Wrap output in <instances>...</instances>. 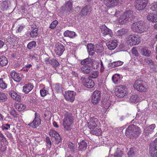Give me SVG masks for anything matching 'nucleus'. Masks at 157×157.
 Instances as JSON below:
<instances>
[{"mask_svg":"<svg viewBox=\"0 0 157 157\" xmlns=\"http://www.w3.org/2000/svg\"><path fill=\"white\" fill-rule=\"evenodd\" d=\"M141 132V130L139 127L132 124L129 126L126 129L125 134L128 137L133 139L138 137Z\"/></svg>","mask_w":157,"mask_h":157,"instance_id":"1","label":"nucleus"},{"mask_svg":"<svg viewBox=\"0 0 157 157\" xmlns=\"http://www.w3.org/2000/svg\"><path fill=\"white\" fill-rule=\"evenodd\" d=\"M131 29L133 32L140 33L145 32L148 30V28L144 25V21H137L132 23L131 25Z\"/></svg>","mask_w":157,"mask_h":157,"instance_id":"2","label":"nucleus"},{"mask_svg":"<svg viewBox=\"0 0 157 157\" xmlns=\"http://www.w3.org/2000/svg\"><path fill=\"white\" fill-rule=\"evenodd\" d=\"M64 118L63 121V125L64 128L66 130L70 131L72 129L71 127L74 121L72 114L68 112L64 114Z\"/></svg>","mask_w":157,"mask_h":157,"instance_id":"3","label":"nucleus"},{"mask_svg":"<svg viewBox=\"0 0 157 157\" xmlns=\"http://www.w3.org/2000/svg\"><path fill=\"white\" fill-rule=\"evenodd\" d=\"M91 63V59L87 58L80 62V64L83 66L80 68L81 71L85 74H89L92 71L89 64Z\"/></svg>","mask_w":157,"mask_h":157,"instance_id":"4","label":"nucleus"},{"mask_svg":"<svg viewBox=\"0 0 157 157\" xmlns=\"http://www.w3.org/2000/svg\"><path fill=\"white\" fill-rule=\"evenodd\" d=\"M133 87L135 89L140 92H146L147 88L146 83L140 79H138L135 81Z\"/></svg>","mask_w":157,"mask_h":157,"instance_id":"5","label":"nucleus"},{"mask_svg":"<svg viewBox=\"0 0 157 157\" xmlns=\"http://www.w3.org/2000/svg\"><path fill=\"white\" fill-rule=\"evenodd\" d=\"M149 153L151 157H157V138L150 144Z\"/></svg>","mask_w":157,"mask_h":157,"instance_id":"6","label":"nucleus"},{"mask_svg":"<svg viewBox=\"0 0 157 157\" xmlns=\"http://www.w3.org/2000/svg\"><path fill=\"white\" fill-rule=\"evenodd\" d=\"M127 40L129 42L130 45H134L139 44L140 40L139 36L136 35H129L127 38Z\"/></svg>","mask_w":157,"mask_h":157,"instance_id":"7","label":"nucleus"},{"mask_svg":"<svg viewBox=\"0 0 157 157\" xmlns=\"http://www.w3.org/2000/svg\"><path fill=\"white\" fill-rule=\"evenodd\" d=\"M81 80L82 84L87 88H91L94 86V82L90 78H86L85 76H82Z\"/></svg>","mask_w":157,"mask_h":157,"instance_id":"8","label":"nucleus"},{"mask_svg":"<svg viewBox=\"0 0 157 157\" xmlns=\"http://www.w3.org/2000/svg\"><path fill=\"white\" fill-rule=\"evenodd\" d=\"M147 3V0H137L135 2V7L137 10H144Z\"/></svg>","mask_w":157,"mask_h":157,"instance_id":"9","label":"nucleus"},{"mask_svg":"<svg viewBox=\"0 0 157 157\" xmlns=\"http://www.w3.org/2000/svg\"><path fill=\"white\" fill-rule=\"evenodd\" d=\"M127 89L124 86L121 85L119 86L118 88L116 89V96L118 98L124 97L127 94Z\"/></svg>","mask_w":157,"mask_h":157,"instance_id":"10","label":"nucleus"},{"mask_svg":"<svg viewBox=\"0 0 157 157\" xmlns=\"http://www.w3.org/2000/svg\"><path fill=\"white\" fill-rule=\"evenodd\" d=\"M35 117L33 121L29 123L28 125L33 128H36L39 126L41 123V120L38 114L37 113H35Z\"/></svg>","mask_w":157,"mask_h":157,"instance_id":"11","label":"nucleus"},{"mask_svg":"<svg viewBox=\"0 0 157 157\" xmlns=\"http://www.w3.org/2000/svg\"><path fill=\"white\" fill-rule=\"evenodd\" d=\"M101 97V92L98 90H95L93 93L92 98V102L94 105H96L100 101Z\"/></svg>","mask_w":157,"mask_h":157,"instance_id":"12","label":"nucleus"},{"mask_svg":"<svg viewBox=\"0 0 157 157\" xmlns=\"http://www.w3.org/2000/svg\"><path fill=\"white\" fill-rule=\"evenodd\" d=\"M91 11V8L89 6L86 5L82 7L79 14L81 17H86L90 14Z\"/></svg>","mask_w":157,"mask_h":157,"instance_id":"13","label":"nucleus"},{"mask_svg":"<svg viewBox=\"0 0 157 157\" xmlns=\"http://www.w3.org/2000/svg\"><path fill=\"white\" fill-rule=\"evenodd\" d=\"M64 50V46L62 44L59 43L56 45L54 51L56 55L60 56Z\"/></svg>","mask_w":157,"mask_h":157,"instance_id":"14","label":"nucleus"},{"mask_svg":"<svg viewBox=\"0 0 157 157\" xmlns=\"http://www.w3.org/2000/svg\"><path fill=\"white\" fill-rule=\"evenodd\" d=\"M49 135L55 138L56 143L58 144L61 141V138L59 134L55 130L51 129L49 131Z\"/></svg>","mask_w":157,"mask_h":157,"instance_id":"15","label":"nucleus"},{"mask_svg":"<svg viewBox=\"0 0 157 157\" xmlns=\"http://www.w3.org/2000/svg\"><path fill=\"white\" fill-rule=\"evenodd\" d=\"M64 97L65 98L67 101L72 102L75 99V93L73 91H69L67 93H65Z\"/></svg>","mask_w":157,"mask_h":157,"instance_id":"16","label":"nucleus"},{"mask_svg":"<svg viewBox=\"0 0 157 157\" xmlns=\"http://www.w3.org/2000/svg\"><path fill=\"white\" fill-rule=\"evenodd\" d=\"M119 0H104L105 5L108 8L114 7L118 3Z\"/></svg>","mask_w":157,"mask_h":157,"instance_id":"17","label":"nucleus"},{"mask_svg":"<svg viewBox=\"0 0 157 157\" xmlns=\"http://www.w3.org/2000/svg\"><path fill=\"white\" fill-rule=\"evenodd\" d=\"M98 120L94 117L90 118L89 122H87L88 127L90 128H92L93 127L96 128L97 127L98 124Z\"/></svg>","mask_w":157,"mask_h":157,"instance_id":"18","label":"nucleus"},{"mask_svg":"<svg viewBox=\"0 0 157 157\" xmlns=\"http://www.w3.org/2000/svg\"><path fill=\"white\" fill-rule=\"evenodd\" d=\"M155 128V125L152 124L147 127L144 129V135L148 136L149 134H151L154 131V130Z\"/></svg>","mask_w":157,"mask_h":157,"instance_id":"19","label":"nucleus"},{"mask_svg":"<svg viewBox=\"0 0 157 157\" xmlns=\"http://www.w3.org/2000/svg\"><path fill=\"white\" fill-rule=\"evenodd\" d=\"M101 30V33L104 36L108 35L110 37L112 36V32L111 30L107 27L105 25L102 26Z\"/></svg>","mask_w":157,"mask_h":157,"instance_id":"20","label":"nucleus"},{"mask_svg":"<svg viewBox=\"0 0 157 157\" xmlns=\"http://www.w3.org/2000/svg\"><path fill=\"white\" fill-rule=\"evenodd\" d=\"M123 15L128 22L131 21L133 19L132 11L131 10H127L124 12Z\"/></svg>","mask_w":157,"mask_h":157,"instance_id":"21","label":"nucleus"},{"mask_svg":"<svg viewBox=\"0 0 157 157\" xmlns=\"http://www.w3.org/2000/svg\"><path fill=\"white\" fill-rule=\"evenodd\" d=\"M106 45L109 49L110 50H113L117 45V41L115 40L110 41L106 43Z\"/></svg>","mask_w":157,"mask_h":157,"instance_id":"22","label":"nucleus"},{"mask_svg":"<svg viewBox=\"0 0 157 157\" xmlns=\"http://www.w3.org/2000/svg\"><path fill=\"white\" fill-rule=\"evenodd\" d=\"M140 52L142 55L147 57H150L151 54V51L145 47L141 48Z\"/></svg>","mask_w":157,"mask_h":157,"instance_id":"23","label":"nucleus"},{"mask_svg":"<svg viewBox=\"0 0 157 157\" xmlns=\"http://www.w3.org/2000/svg\"><path fill=\"white\" fill-rule=\"evenodd\" d=\"M33 87L31 83H29L24 86L23 90L25 94H28L33 89Z\"/></svg>","mask_w":157,"mask_h":157,"instance_id":"24","label":"nucleus"},{"mask_svg":"<svg viewBox=\"0 0 157 157\" xmlns=\"http://www.w3.org/2000/svg\"><path fill=\"white\" fill-rule=\"evenodd\" d=\"M147 19L153 22H157V11L156 13H150L147 17Z\"/></svg>","mask_w":157,"mask_h":157,"instance_id":"25","label":"nucleus"},{"mask_svg":"<svg viewBox=\"0 0 157 157\" xmlns=\"http://www.w3.org/2000/svg\"><path fill=\"white\" fill-rule=\"evenodd\" d=\"M90 133L95 135L97 136H99L101 134V130L100 128L93 127L92 128H90Z\"/></svg>","mask_w":157,"mask_h":157,"instance_id":"26","label":"nucleus"},{"mask_svg":"<svg viewBox=\"0 0 157 157\" xmlns=\"http://www.w3.org/2000/svg\"><path fill=\"white\" fill-rule=\"evenodd\" d=\"M145 60L146 64L152 70H155V64L151 59L147 58V59H145Z\"/></svg>","mask_w":157,"mask_h":157,"instance_id":"27","label":"nucleus"},{"mask_svg":"<svg viewBox=\"0 0 157 157\" xmlns=\"http://www.w3.org/2000/svg\"><path fill=\"white\" fill-rule=\"evenodd\" d=\"M10 75L14 81L16 82H19L21 80V78L20 76V75L14 71H12Z\"/></svg>","mask_w":157,"mask_h":157,"instance_id":"28","label":"nucleus"},{"mask_svg":"<svg viewBox=\"0 0 157 157\" xmlns=\"http://www.w3.org/2000/svg\"><path fill=\"white\" fill-rule=\"evenodd\" d=\"M9 94L11 97L17 101H20L21 99V97L16 92L11 90L9 92Z\"/></svg>","mask_w":157,"mask_h":157,"instance_id":"29","label":"nucleus"},{"mask_svg":"<svg viewBox=\"0 0 157 157\" xmlns=\"http://www.w3.org/2000/svg\"><path fill=\"white\" fill-rule=\"evenodd\" d=\"M63 35L65 37H68L71 38H73L76 36V34L75 32L68 30L66 31L64 33Z\"/></svg>","mask_w":157,"mask_h":157,"instance_id":"30","label":"nucleus"},{"mask_svg":"<svg viewBox=\"0 0 157 157\" xmlns=\"http://www.w3.org/2000/svg\"><path fill=\"white\" fill-rule=\"evenodd\" d=\"M78 144L79 151H84L86 149L87 144L84 140H83L79 143Z\"/></svg>","mask_w":157,"mask_h":157,"instance_id":"31","label":"nucleus"},{"mask_svg":"<svg viewBox=\"0 0 157 157\" xmlns=\"http://www.w3.org/2000/svg\"><path fill=\"white\" fill-rule=\"evenodd\" d=\"M129 30L128 29L124 28L118 30L117 32V34L119 36H123L127 34L128 33Z\"/></svg>","mask_w":157,"mask_h":157,"instance_id":"32","label":"nucleus"},{"mask_svg":"<svg viewBox=\"0 0 157 157\" xmlns=\"http://www.w3.org/2000/svg\"><path fill=\"white\" fill-rule=\"evenodd\" d=\"M87 50L89 54L93 56L94 53V45L92 44H89L87 46Z\"/></svg>","mask_w":157,"mask_h":157,"instance_id":"33","label":"nucleus"},{"mask_svg":"<svg viewBox=\"0 0 157 157\" xmlns=\"http://www.w3.org/2000/svg\"><path fill=\"white\" fill-rule=\"evenodd\" d=\"M8 61L6 58L4 56H2L0 58V64L2 66H6L8 63Z\"/></svg>","mask_w":157,"mask_h":157,"instance_id":"34","label":"nucleus"},{"mask_svg":"<svg viewBox=\"0 0 157 157\" xmlns=\"http://www.w3.org/2000/svg\"><path fill=\"white\" fill-rule=\"evenodd\" d=\"M15 107L19 111H22L25 110L26 108V105L22 103H17L15 105Z\"/></svg>","mask_w":157,"mask_h":157,"instance_id":"35","label":"nucleus"},{"mask_svg":"<svg viewBox=\"0 0 157 157\" xmlns=\"http://www.w3.org/2000/svg\"><path fill=\"white\" fill-rule=\"evenodd\" d=\"M38 29L37 28H35L30 32V35L31 38L36 37L38 35Z\"/></svg>","mask_w":157,"mask_h":157,"instance_id":"36","label":"nucleus"},{"mask_svg":"<svg viewBox=\"0 0 157 157\" xmlns=\"http://www.w3.org/2000/svg\"><path fill=\"white\" fill-rule=\"evenodd\" d=\"M8 5L9 2L5 1L1 3L0 8L2 10L5 11L8 8Z\"/></svg>","mask_w":157,"mask_h":157,"instance_id":"37","label":"nucleus"},{"mask_svg":"<svg viewBox=\"0 0 157 157\" xmlns=\"http://www.w3.org/2000/svg\"><path fill=\"white\" fill-rule=\"evenodd\" d=\"M136 148L132 147L130 148L127 154L128 157H134L135 154Z\"/></svg>","mask_w":157,"mask_h":157,"instance_id":"38","label":"nucleus"},{"mask_svg":"<svg viewBox=\"0 0 157 157\" xmlns=\"http://www.w3.org/2000/svg\"><path fill=\"white\" fill-rule=\"evenodd\" d=\"M99 73L98 71H92L89 74V76L91 78H96L99 76Z\"/></svg>","mask_w":157,"mask_h":157,"instance_id":"39","label":"nucleus"},{"mask_svg":"<svg viewBox=\"0 0 157 157\" xmlns=\"http://www.w3.org/2000/svg\"><path fill=\"white\" fill-rule=\"evenodd\" d=\"M72 3L71 1H67L66 4V10L68 12H70L72 10Z\"/></svg>","mask_w":157,"mask_h":157,"instance_id":"40","label":"nucleus"},{"mask_svg":"<svg viewBox=\"0 0 157 157\" xmlns=\"http://www.w3.org/2000/svg\"><path fill=\"white\" fill-rule=\"evenodd\" d=\"M91 63H90L91 64L92 67L94 69H97L99 66V62L98 61L93 60L91 59Z\"/></svg>","mask_w":157,"mask_h":157,"instance_id":"41","label":"nucleus"},{"mask_svg":"<svg viewBox=\"0 0 157 157\" xmlns=\"http://www.w3.org/2000/svg\"><path fill=\"white\" fill-rule=\"evenodd\" d=\"M123 15V14L120 16L118 19V22L121 24H123L128 22L127 20Z\"/></svg>","mask_w":157,"mask_h":157,"instance_id":"42","label":"nucleus"},{"mask_svg":"<svg viewBox=\"0 0 157 157\" xmlns=\"http://www.w3.org/2000/svg\"><path fill=\"white\" fill-rule=\"evenodd\" d=\"M36 46V43L35 41L29 42L27 46V48L29 50L33 48H35Z\"/></svg>","mask_w":157,"mask_h":157,"instance_id":"43","label":"nucleus"},{"mask_svg":"<svg viewBox=\"0 0 157 157\" xmlns=\"http://www.w3.org/2000/svg\"><path fill=\"white\" fill-rule=\"evenodd\" d=\"M123 154V152L119 148H117L114 154V157H122Z\"/></svg>","mask_w":157,"mask_h":157,"instance_id":"44","label":"nucleus"},{"mask_svg":"<svg viewBox=\"0 0 157 157\" xmlns=\"http://www.w3.org/2000/svg\"><path fill=\"white\" fill-rule=\"evenodd\" d=\"M10 114L14 118H17L18 117V114L16 110L13 108H11L10 110Z\"/></svg>","mask_w":157,"mask_h":157,"instance_id":"45","label":"nucleus"},{"mask_svg":"<svg viewBox=\"0 0 157 157\" xmlns=\"http://www.w3.org/2000/svg\"><path fill=\"white\" fill-rule=\"evenodd\" d=\"M120 78L119 75L116 74L113 76L112 80L114 83L116 84L118 82Z\"/></svg>","mask_w":157,"mask_h":157,"instance_id":"46","label":"nucleus"},{"mask_svg":"<svg viewBox=\"0 0 157 157\" xmlns=\"http://www.w3.org/2000/svg\"><path fill=\"white\" fill-rule=\"evenodd\" d=\"M7 87V84L3 81L2 78L0 79V88L4 89Z\"/></svg>","mask_w":157,"mask_h":157,"instance_id":"47","label":"nucleus"},{"mask_svg":"<svg viewBox=\"0 0 157 157\" xmlns=\"http://www.w3.org/2000/svg\"><path fill=\"white\" fill-rule=\"evenodd\" d=\"M51 64L52 65L53 67L55 68L59 66V65L58 62L55 59H52Z\"/></svg>","mask_w":157,"mask_h":157,"instance_id":"48","label":"nucleus"},{"mask_svg":"<svg viewBox=\"0 0 157 157\" xmlns=\"http://www.w3.org/2000/svg\"><path fill=\"white\" fill-rule=\"evenodd\" d=\"M138 100V97L137 95H132L129 98V101L131 102H135Z\"/></svg>","mask_w":157,"mask_h":157,"instance_id":"49","label":"nucleus"},{"mask_svg":"<svg viewBox=\"0 0 157 157\" xmlns=\"http://www.w3.org/2000/svg\"><path fill=\"white\" fill-rule=\"evenodd\" d=\"M7 99L6 95L3 93L0 92V100L5 101Z\"/></svg>","mask_w":157,"mask_h":157,"instance_id":"50","label":"nucleus"},{"mask_svg":"<svg viewBox=\"0 0 157 157\" xmlns=\"http://www.w3.org/2000/svg\"><path fill=\"white\" fill-rule=\"evenodd\" d=\"M96 49L97 52H101L104 50V48L101 44H97Z\"/></svg>","mask_w":157,"mask_h":157,"instance_id":"51","label":"nucleus"},{"mask_svg":"<svg viewBox=\"0 0 157 157\" xmlns=\"http://www.w3.org/2000/svg\"><path fill=\"white\" fill-rule=\"evenodd\" d=\"M58 24V21L56 20L53 21L50 24V28L53 29L55 28Z\"/></svg>","mask_w":157,"mask_h":157,"instance_id":"52","label":"nucleus"},{"mask_svg":"<svg viewBox=\"0 0 157 157\" xmlns=\"http://www.w3.org/2000/svg\"><path fill=\"white\" fill-rule=\"evenodd\" d=\"M69 147L71 149V151L72 152H74L76 150V148L75 147L74 144L71 143H69L68 144Z\"/></svg>","mask_w":157,"mask_h":157,"instance_id":"53","label":"nucleus"},{"mask_svg":"<svg viewBox=\"0 0 157 157\" xmlns=\"http://www.w3.org/2000/svg\"><path fill=\"white\" fill-rule=\"evenodd\" d=\"M132 53L134 55L136 56H138L139 54L138 53L137 50L135 48H133L132 49Z\"/></svg>","mask_w":157,"mask_h":157,"instance_id":"54","label":"nucleus"},{"mask_svg":"<svg viewBox=\"0 0 157 157\" xmlns=\"http://www.w3.org/2000/svg\"><path fill=\"white\" fill-rule=\"evenodd\" d=\"M61 88V86L60 84L59 83H56L55 86V89L56 90L57 92H59Z\"/></svg>","mask_w":157,"mask_h":157,"instance_id":"55","label":"nucleus"},{"mask_svg":"<svg viewBox=\"0 0 157 157\" xmlns=\"http://www.w3.org/2000/svg\"><path fill=\"white\" fill-rule=\"evenodd\" d=\"M47 91L44 88H43L42 90L40 91V93L41 96L42 97H44L46 95Z\"/></svg>","mask_w":157,"mask_h":157,"instance_id":"56","label":"nucleus"},{"mask_svg":"<svg viewBox=\"0 0 157 157\" xmlns=\"http://www.w3.org/2000/svg\"><path fill=\"white\" fill-rule=\"evenodd\" d=\"M10 125L8 124H6L3 125L2 126V128L3 130H7L8 129L10 128Z\"/></svg>","mask_w":157,"mask_h":157,"instance_id":"57","label":"nucleus"},{"mask_svg":"<svg viewBox=\"0 0 157 157\" xmlns=\"http://www.w3.org/2000/svg\"><path fill=\"white\" fill-rule=\"evenodd\" d=\"M123 63V62L120 61H118L114 62V64H115V67H118L122 65Z\"/></svg>","mask_w":157,"mask_h":157,"instance_id":"58","label":"nucleus"},{"mask_svg":"<svg viewBox=\"0 0 157 157\" xmlns=\"http://www.w3.org/2000/svg\"><path fill=\"white\" fill-rule=\"evenodd\" d=\"M25 27V25H21L17 29V32H21L22 30Z\"/></svg>","mask_w":157,"mask_h":157,"instance_id":"59","label":"nucleus"},{"mask_svg":"<svg viewBox=\"0 0 157 157\" xmlns=\"http://www.w3.org/2000/svg\"><path fill=\"white\" fill-rule=\"evenodd\" d=\"M46 142L50 146L52 145V142L50 140V138L49 137L47 136L46 138Z\"/></svg>","mask_w":157,"mask_h":157,"instance_id":"60","label":"nucleus"},{"mask_svg":"<svg viewBox=\"0 0 157 157\" xmlns=\"http://www.w3.org/2000/svg\"><path fill=\"white\" fill-rule=\"evenodd\" d=\"M6 149V147L5 145L4 146L1 145L0 147V150L1 152H4Z\"/></svg>","mask_w":157,"mask_h":157,"instance_id":"61","label":"nucleus"},{"mask_svg":"<svg viewBox=\"0 0 157 157\" xmlns=\"http://www.w3.org/2000/svg\"><path fill=\"white\" fill-rule=\"evenodd\" d=\"M6 135L8 137V138H9L10 139H13V137L12 136V134L10 132H6Z\"/></svg>","mask_w":157,"mask_h":157,"instance_id":"62","label":"nucleus"},{"mask_svg":"<svg viewBox=\"0 0 157 157\" xmlns=\"http://www.w3.org/2000/svg\"><path fill=\"white\" fill-rule=\"evenodd\" d=\"M114 62H113L112 63H109L108 64V67H115V64H114Z\"/></svg>","mask_w":157,"mask_h":157,"instance_id":"63","label":"nucleus"},{"mask_svg":"<svg viewBox=\"0 0 157 157\" xmlns=\"http://www.w3.org/2000/svg\"><path fill=\"white\" fill-rule=\"evenodd\" d=\"M29 68H27L26 67H23L21 69V71H25V72H27L29 70Z\"/></svg>","mask_w":157,"mask_h":157,"instance_id":"64","label":"nucleus"}]
</instances>
